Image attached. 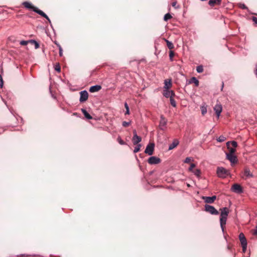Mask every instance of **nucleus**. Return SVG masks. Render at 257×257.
Returning <instances> with one entry per match:
<instances>
[{
  "label": "nucleus",
  "mask_w": 257,
  "mask_h": 257,
  "mask_svg": "<svg viewBox=\"0 0 257 257\" xmlns=\"http://www.w3.org/2000/svg\"><path fill=\"white\" fill-rule=\"evenodd\" d=\"M220 224L222 231H224V226L226 224L227 217L229 213V209L227 207H223L220 209Z\"/></svg>",
  "instance_id": "f257e3e1"
},
{
  "label": "nucleus",
  "mask_w": 257,
  "mask_h": 257,
  "mask_svg": "<svg viewBox=\"0 0 257 257\" xmlns=\"http://www.w3.org/2000/svg\"><path fill=\"white\" fill-rule=\"evenodd\" d=\"M218 176L220 178H224L229 175V171L223 167H218L216 171Z\"/></svg>",
  "instance_id": "f03ea898"
},
{
  "label": "nucleus",
  "mask_w": 257,
  "mask_h": 257,
  "mask_svg": "<svg viewBox=\"0 0 257 257\" xmlns=\"http://www.w3.org/2000/svg\"><path fill=\"white\" fill-rule=\"evenodd\" d=\"M204 208L205 211L209 212L211 214L218 215L219 214V212L213 206L206 204L204 206Z\"/></svg>",
  "instance_id": "7ed1b4c3"
},
{
  "label": "nucleus",
  "mask_w": 257,
  "mask_h": 257,
  "mask_svg": "<svg viewBox=\"0 0 257 257\" xmlns=\"http://www.w3.org/2000/svg\"><path fill=\"white\" fill-rule=\"evenodd\" d=\"M155 145L154 143L149 144L145 149V153L149 155H152L154 150Z\"/></svg>",
  "instance_id": "20e7f679"
},
{
  "label": "nucleus",
  "mask_w": 257,
  "mask_h": 257,
  "mask_svg": "<svg viewBox=\"0 0 257 257\" xmlns=\"http://www.w3.org/2000/svg\"><path fill=\"white\" fill-rule=\"evenodd\" d=\"M80 98L79 101L80 102H83L86 101L88 97V93L86 90H83L80 92Z\"/></svg>",
  "instance_id": "39448f33"
},
{
  "label": "nucleus",
  "mask_w": 257,
  "mask_h": 257,
  "mask_svg": "<svg viewBox=\"0 0 257 257\" xmlns=\"http://www.w3.org/2000/svg\"><path fill=\"white\" fill-rule=\"evenodd\" d=\"M148 162L151 165H155L160 163L161 160L156 156H152L149 158Z\"/></svg>",
  "instance_id": "423d86ee"
},
{
  "label": "nucleus",
  "mask_w": 257,
  "mask_h": 257,
  "mask_svg": "<svg viewBox=\"0 0 257 257\" xmlns=\"http://www.w3.org/2000/svg\"><path fill=\"white\" fill-rule=\"evenodd\" d=\"M167 123V119L165 118V117L163 115H161L160 117V123H159V127L160 128L164 131L166 128V125Z\"/></svg>",
  "instance_id": "0eeeda50"
},
{
  "label": "nucleus",
  "mask_w": 257,
  "mask_h": 257,
  "mask_svg": "<svg viewBox=\"0 0 257 257\" xmlns=\"http://www.w3.org/2000/svg\"><path fill=\"white\" fill-rule=\"evenodd\" d=\"M232 191L237 193H241L242 192V189L241 186L238 184H234L231 188Z\"/></svg>",
  "instance_id": "6e6552de"
},
{
  "label": "nucleus",
  "mask_w": 257,
  "mask_h": 257,
  "mask_svg": "<svg viewBox=\"0 0 257 257\" xmlns=\"http://www.w3.org/2000/svg\"><path fill=\"white\" fill-rule=\"evenodd\" d=\"M163 95L166 98H170V97H174L175 93L173 90L168 89H163Z\"/></svg>",
  "instance_id": "1a4fd4ad"
},
{
  "label": "nucleus",
  "mask_w": 257,
  "mask_h": 257,
  "mask_svg": "<svg viewBox=\"0 0 257 257\" xmlns=\"http://www.w3.org/2000/svg\"><path fill=\"white\" fill-rule=\"evenodd\" d=\"M22 5L27 9H31L34 12H35V11L40 10L37 8L33 6L31 3L28 2H24L23 3Z\"/></svg>",
  "instance_id": "9d476101"
},
{
  "label": "nucleus",
  "mask_w": 257,
  "mask_h": 257,
  "mask_svg": "<svg viewBox=\"0 0 257 257\" xmlns=\"http://www.w3.org/2000/svg\"><path fill=\"white\" fill-rule=\"evenodd\" d=\"M226 159L228 160L231 164L236 163L237 159L234 154H226Z\"/></svg>",
  "instance_id": "9b49d317"
},
{
  "label": "nucleus",
  "mask_w": 257,
  "mask_h": 257,
  "mask_svg": "<svg viewBox=\"0 0 257 257\" xmlns=\"http://www.w3.org/2000/svg\"><path fill=\"white\" fill-rule=\"evenodd\" d=\"M213 109L216 114L217 117L219 118L222 110V105L220 104H216Z\"/></svg>",
  "instance_id": "f8f14e48"
},
{
  "label": "nucleus",
  "mask_w": 257,
  "mask_h": 257,
  "mask_svg": "<svg viewBox=\"0 0 257 257\" xmlns=\"http://www.w3.org/2000/svg\"><path fill=\"white\" fill-rule=\"evenodd\" d=\"M216 198V196H212L211 197L209 196H204L203 197V199L204 200L205 202L207 203H212L215 200Z\"/></svg>",
  "instance_id": "ddd939ff"
},
{
  "label": "nucleus",
  "mask_w": 257,
  "mask_h": 257,
  "mask_svg": "<svg viewBox=\"0 0 257 257\" xmlns=\"http://www.w3.org/2000/svg\"><path fill=\"white\" fill-rule=\"evenodd\" d=\"M239 239L241 245L247 244V241L243 233H240L239 234Z\"/></svg>",
  "instance_id": "4468645a"
},
{
  "label": "nucleus",
  "mask_w": 257,
  "mask_h": 257,
  "mask_svg": "<svg viewBox=\"0 0 257 257\" xmlns=\"http://www.w3.org/2000/svg\"><path fill=\"white\" fill-rule=\"evenodd\" d=\"M35 13H37L38 14L40 15V16H41L43 17L44 18H45V19H46L50 24L51 23V22L50 19L49 18V17H48V16L45 13H44L42 11H41V10L35 11Z\"/></svg>",
  "instance_id": "2eb2a0df"
},
{
  "label": "nucleus",
  "mask_w": 257,
  "mask_h": 257,
  "mask_svg": "<svg viewBox=\"0 0 257 257\" xmlns=\"http://www.w3.org/2000/svg\"><path fill=\"white\" fill-rule=\"evenodd\" d=\"M101 86L98 85H93L90 87L89 91L90 92H95L98 91L101 89Z\"/></svg>",
  "instance_id": "dca6fc26"
},
{
  "label": "nucleus",
  "mask_w": 257,
  "mask_h": 257,
  "mask_svg": "<svg viewBox=\"0 0 257 257\" xmlns=\"http://www.w3.org/2000/svg\"><path fill=\"white\" fill-rule=\"evenodd\" d=\"M141 141L142 138L139 136H136V137H133L132 139L133 143L135 145L139 144V143L141 142Z\"/></svg>",
  "instance_id": "f3484780"
},
{
  "label": "nucleus",
  "mask_w": 257,
  "mask_h": 257,
  "mask_svg": "<svg viewBox=\"0 0 257 257\" xmlns=\"http://www.w3.org/2000/svg\"><path fill=\"white\" fill-rule=\"evenodd\" d=\"M164 89H168L172 86V82L171 80H168L167 79H166L164 81Z\"/></svg>",
  "instance_id": "a211bd4d"
},
{
  "label": "nucleus",
  "mask_w": 257,
  "mask_h": 257,
  "mask_svg": "<svg viewBox=\"0 0 257 257\" xmlns=\"http://www.w3.org/2000/svg\"><path fill=\"white\" fill-rule=\"evenodd\" d=\"M229 144H230V142H228L226 143V146L227 147V149L229 150V152L226 153V154H234L235 152V151H236V150H235V148H231L229 146Z\"/></svg>",
  "instance_id": "6ab92c4d"
},
{
  "label": "nucleus",
  "mask_w": 257,
  "mask_h": 257,
  "mask_svg": "<svg viewBox=\"0 0 257 257\" xmlns=\"http://www.w3.org/2000/svg\"><path fill=\"white\" fill-rule=\"evenodd\" d=\"M179 144V141L177 140H175L173 143L169 146V150H171L176 147Z\"/></svg>",
  "instance_id": "aec40b11"
},
{
  "label": "nucleus",
  "mask_w": 257,
  "mask_h": 257,
  "mask_svg": "<svg viewBox=\"0 0 257 257\" xmlns=\"http://www.w3.org/2000/svg\"><path fill=\"white\" fill-rule=\"evenodd\" d=\"M192 83H194L196 86H198L199 83L198 79L195 77H192L188 82V84Z\"/></svg>",
  "instance_id": "412c9836"
},
{
  "label": "nucleus",
  "mask_w": 257,
  "mask_h": 257,
  "mask_svg": "<svg viewBox=\"0 0 257 257\" xmlns=\"http://www.w3.org/2000/svg\"><path fill=\"white\" fill-rule=\"evenodd\" d=\"M81 111L84 114V116L88 119H91L92 117L87 112V111L84 108L81 109Z\"/></svg>",
  "instance_id": "4be33fe9"
},
{
  "label": "nucleus",
  "mask_w": 257,
  "mask_h": 257,
  "mask_svg": "<svg viewBox=\"0 0 257 257\" xmlns=\"http://www.w3.org/2000/svg\"><path fill=\"white\" fill-rule=\"evenodd\" d=\"M220 3L221 0H210L208 2V4L210 6L213 7L216 4L219 5Z\"/></svg>",
  "instance_id": "5701e85b"
},
{
  "label": "nucleus",
  "mask_w": 257,
  "mask_h": 257,
  "mask_svg": "<svg viewBox=\"0 0 257 257\" xmlns=\"http://www.w3.org/2000/svg\"><path fill=\"white\" fill-rule=\"evenodd\" d=\"M244 175L247 177H252L253 175L248 169H245L244 171Z\"/></svg>",
  "instance_id": "b1692460"
},
{
  "label": "nucleus",
  "mask_w": 257,
  "mask_h": 257,
  "mask_svg": "<svg viewBox=\"0 0 257 257\" xmlns=\"http://www.w3.org/2000/svg\"><path fill=\"white\" fill-rule=\"evenodd\" d=\"M165 41L166 42L167 46L169 49L171 50L174 48V45L171 42L167 39H165Z\"/></svg>",
  "instance_id": "393cba45"
},
{
  "label": "nucleus",
  "mask_w": 257,
  "mask_h": 257,
  "mask_svg": "<svg viewBox=\"0 0 257 257\" xmlns=\"http://www.w3.org/2000/svg\"><path fill=\"white\" fill-rule=\"evenodd\" d=\"M29 42L30 43L34 44L35 49H38L39 48V44L35 40H31L29 41Z\"/></svg>",
  "instance_id": "a878e982"
},
{
  "label": "nucleus",
  "mask_w": 257,
  "mask_h": 257,
  "mask_svg": "<svg viewBox=\"0 0 257 257\" xmlns=\"http://www.w3.org/2000/svg\"><path fill=\"white\" fill-rule=\"evenodd\" d=\"M170 103L172 106H173L174 107H175L176 106V101H175V99H174L173 97H170Z\"/></svg>",
  "instance_id": "bb28decb"
},
{
  "label": "nucleus",
  "mask_w": 257,
  "mask_h": 257,
  "mask_svg": "<svg viewBox=\"0 0 257 257\" xmlns=\"http://www.w3.org/2000/svg\"><path fill=\"white\" fill-rule=\"evenodd\" d=\"M196 71L198 73H202L203 71V67L202 65L198 66L196 68Z\"/></svg>",
  "instance_id": "cd10ccee"
},
{
  "label": "nucleus",
  "mask_w": 257,
  "mask_h": 257,
  "mask_svg": "<svg viewBox=\"0 0 257 257\" xmlns=\"http://www.w3.org/2000/svg\"><path fill=\"white\" fill-rule=\"evenodd\" d=\"M226 140V138L223 136H219L217 139V141L218 142H223Z\"/></svg>",
  "instance_id": "c85d7f7f"
},
{
  "label": "nucleus",
  "mask_w": 257,
  "mask_h": 257,
  "mask_svg": "<svg viewBox=\"0 0 257 257\" xmlns=\"http://www.w3.org/2000/svg\"><path fill=\"white\" fill-rule=\"evenodd\" d=\"M171 18H172L171 15L169 13H167L164 16V20L167 21Z\"/></svg>",
  "instance_id": "c756f323"
},
{
  "label": "nucleus",
  "mask_w": 257,
  "mask_h": 257,
  "mask_svg": "<svg viewBox=\"0 0 257 257\" xmlns=\"http://www.w3.org/2000/svg\"><path fill=\"white\" fill-rule=\"evenodd\" d=\"M201 113L202 114V115H204L207 112V108L206 106H201Z\"/></svg>",
  "instance_id": "7c9ffc66"
},
{
  "label": "nucleus",
  "mask_w": 257,
  "mask_h": 257,
  "mask_svg": "<svg viewBox=\"0 0 257 257\" xmlns=\"http://www.w3.org/2000/svg\"><path fill=\"white\" fill-rule=\"evenodd\" d=\"M141 144H138L137 146L135 148V149L134 150V153H136L138 152L140 150V148L141 147Z\"/></svg>",
  "instance_id": "2f4dec72"
},
{
  "label": "nucleus",
  "mask_w": 257,
  "mask_h": 257,
  "mask_svg": "<svg viewBox=\"0 0 257 257\" xmlns=\"http://www.w3.org/2000/svg\"><path fill=\"white\" fill-rule=\"evenodd\" d=\"M124 107L126 109V111L125 112V114H130V109H129V107H128V104H127L126 102H125L124 103Z\"/></svg>",
  "instance_id": "473e14b6"
},
{
  "label": "nucleus",
  "mask_w": 257,
  "mask_h": 257,
  "mask_svg": "<svg viewBox=\"0 0 257 257\" xmlns=\"http://www.w3.org/2000/svg\"><path fill=\"white\" fill-rule=\"evenodd\" d=\"M194 174L197 177H199L201 174V171L199 169H197L193 171Z\"/></svg>",
  "instance_id": "72a5a7b5"
},
{
  "label": "nucleus",
  "mask_w": 257,
  "mask_h": 257,
  "mask_svg": "<svg viewBox=\"0 0 257 257\" xmlns=\"http://www.w3.org/2000/svg\"><path fill=\"white\" fill-rule=\"evenodd\" d=\"M130 124H131V121L127 122V121H124L122 123V125L123 127H127L128 125H130Z\"/></svg>",
  "instance_id": "f704fd0d"
},
{
  "label": "nucleus",
  "mask_w": 257,
  "mask_h": 257,
  "mask_svg": "<svg viewBox=\"0 0 257 257\" xmlns=\"http://www.w3.org/2000/svg\"><path fill=\"white\" fill-rule=\"evenodd\" d=\"M28 43H30L29 41H24V40H23V41H21L20 43V44L21 45H23V46H25V45H27Z\"/></svg>",
  "instance_id": "c9c22d12"
},
{
  "label": "nucleus",
  "mask_w": 257,
  "mask_h": 257,
  "mask_svg": "<svg viewBox=\"0 0 257 257\" xmlns=\"http://www.w3.org/2000/svg\"><path fill=\"white\" fill-rule=\"evenodd\" d=\"M59 55L60 56H62L63 55V50H62V47L59 45Z\"/></svg>",
  "instance_id": "e433bc0d"
},
{
  "label": "nucleus",
  "mask_w": 257,
  "mask_h": 257,
  "mask_svg": "<svg viewBox=\"0 0 257 257\" xmlns=\"http://www.w3.org/2000/svg\"><path fill=\"white\" fill-rule=\"evenodd\" d=\"M117 141L120 145H123L125 144V142L123 140H122L120 137H118L117 138Z\"/></svg>",
  "instance_id": "4c0bfd02"
},
{
  "label": "nucleus",
  "mask_w": 257,
  "mask_h": 257,
  "mask_svg": "<svg viewBox=\"0 0 257 257\" xmlns=\"http://www.w3.org/2000/svg\"><path fill=\"white\" fill-rule=\"evenodd\" d=\"M191 161V158H190V157H187V158L185 159V160H184V162L185 163H189L190 162V161Z\"/></svg>",
  "instance_id": "58836bf2"
},
{
  "label": "nucleus",
  "mask_w": 257,
  "mask_h": 257,
  "mask_svg": "<svg viewBox=\"0 0 257 257\" xmlns=\"http://www.w3.org/2000/svg\"><path fill=\"white\" fill-rule=\"evenodd\" d=\"M60 65H59V64H57L55 65V70L58 72H60Z\"/></svg>",
  "instance_id": "ea45409f"
},
{
  "label": "nucleus",
  "mask_w": 257,
  "mask_h": 257,
  "mask_svg": "<svg viewBox=\"0 0 257 257\" xmlns=\"http://www.w3.org/2000/svg\"><path fill=\"white\" fill-rule=\"evenodd\" d=\"M229 142L231 144L232 146L233 147V148H235L237 146V144L235 141H232Z\"/></svg>",
  "instance_id": "a19ab883"
},
{
  "label": "nucleus",
  "mask_w": 257,
  "mask_h": 257,
  "mask_svg": "<svg viewBox=\"0 0 257 257\" xmlns=\"http://www.w3.org/2000/svg\"><path fill=\"white\" fill-rule=\"evenodd\" d=\"M4 82L2 76L0 75V88H2L3 86Z\"/></svg>",
  "instance_id": "79ce46f5"
},
{
  "label": "nucleus",
  "mask_w": 257,
  "mask_h": 257,
  "mask_svg": "<svg viewBox=\"0 0 257 257\" xmlns=\"http://www.w3.org/2000/svg\"><path fill=\"white\" fill-rule=\"evenodd\" d=\"M174 55V52L172 51H170V53H169V57L171 60H172V58L173 57Z\"/></svg>",
  "instance_id": "37998d69"
},
{
  "label": "nucleus",
  "mask_w": 257,
  "mask_h": 257,
  "mask_svg": "<svg viewBox=\"0 0 257 257\" xmlns=\"http://www.w3.org/2000/svg\"><path fill=\"white\" fill-rule=\"evenodd\" d=\"M195 167V165L194 164H191L189 168V170L190 171H192L193 170V169Z\"/></svg>",
  "instance_id": "c03bdc74"
},
{
  "label": "nucleus",
  "mask_w": 257,
  "mask_h": 257,
  "mask_svg": "<svg viewBox=\"0 0 257 257\" xmlns=\"http://www.w3.org/2000/svg\"><path fill=\"white\" fill-rule=\"evenodd\" d=\"M241 246H242V247L243 252H245L246 250L247 244L241 245Z\"/></svg>",
  "instance_id": "a18cd8bd"
},
{
  "label": "nucleus",
  "mask_w": 257,
  "mask_h": 257,
  "mask_svg": "<svg viewBox=\"0 0 257 257\" xmlns=\"http://www.w3.org/2000/svg\"><path fill=\"white\" fill-rule=\"evenodd\" d=\"M252 21L256 24H257V18L253 17L252 18Z\"/></svg>",
  "instance_id": "49530a36"
},
{
  "label": "nucleus",
  "mask_w": 257,
  "mask_h": 257,
  "mask_svg": "<svg viewBox=\"0 0 257 257\" xmlns=\"http://www.w3.org/2000/svg\"><path fill=\"white\" fill-rule=\"evenodd\" d=\"M176 4H177V2H174L172 3V5L175 9H177V8H178L179 7H176Z\"/></svg>",
  "instance_id": "de8ad7c7"
},
{
  "label": "nucleus",
  "mask_w": 257,
  "mask_h": 257,
  "mask_svg": "<svg viewBox=\"0 0 257 257\" xmlns=\"http://www.w3.org/2000/svg\"><path fill=\"white\" fill-rule=\"evenodd\" d=\"M240 7L243 9H247V7L245 6L244 4H242Z\"/></svg>",
  "instance_id": "09e8293b"
},
{
  "label": "nucleus",
  "mask_w": 257,
  "mask_h": 257,
  "mask_svg": "<svg viewBox=\"0 0 257 257\" xmlns=\"http://www.w3.org/2000/svg\"><path fill=\"white\" fill-rule=\"evenodd\" d=\"M133 137H136V136H138L136 130L133 131Z\"/></svg>",
  "instance_id": "8fccbe9b"
},
{
  "label": "nucleus",
  "mask_w": 257,
  "mask_h": 257,
  "mask_svg": "<svg viewBox=\"0 0 257 257\" xmlns=\"http://www.w3.org/2000/svg\"><path fill=\"white\" fill-rule=\"evenodd\" d=\"M253 233H254V234H255V235H256V234H257V227H256V228H255V230H254Z\"/></svg>",
  "instance_id": "3c124183"
},
{
  "label": "nucleus",
  "mask_w": 257,
  "mask_h": 257,
  "mask_svg": "<svg viewBox=\"0 0 257 257\" xmlns=\"http://www.w3.org/2000/svg\"><path fill=\"white\" fill-rule=\"evenodd\" d=\"M255 73L257 76V64H256V70H255Z\"/></svg>",
  "instance_id": "603ef678"
},
{
  "label": "nucleus",
  "mask_w": 257,
  "mask_h": 257,
  "mask_svg": "<svg viewBox=\"0 0 257 257\" xmlns=\"http://www.w3.org/2000/svg\"><path fill=\"white\" fill-rule=\"evenodd\" d=\"M223 83H222V85L221 89H223Z\"/></svg>",
  "instance_id": "864d4df0"
}]
</instances>
